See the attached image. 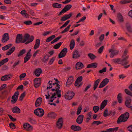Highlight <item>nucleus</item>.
I'll return each instance as SVG.
<instances>
[{
    "label": "nucleus",
    "instance_id": "6",
    "mask_svg": "<svg viewBox=\"0 0 132 132\" xmlns=\"http://www.w3.org/2000/svg\"><path fill=\"white\" fill-rule=\"evenodd\" d=\"M82 76L78 77L75 82V86H77L78 88L80 87L82 85V83L81 82L79 84V83L82 81Z\"/></svg>",
    "mask_w": 132,
    "mask_h": 132
},
{
    "label": "nucleus",
    "instance_id": "28",
    "mask_svg": "<svg viewBox=\"0 0 132 132\" xmlns=\"http://www.w3.org/2000/svg\"><path fill=\"white\" fill-rule=\"evenodd\" d=\"M42 72V71L41 69L38 68L35 71V75L37 77H38Z\"/></svg>",
    "mask_w": 132,
    "mask_h": 132
},
{
    "label": "nucleus",
    "instance_id": "29",
    "mask_svg": "<svg viewBox=\"0 0 132 132\" xmlns=\"http://www.w3.org/2000/svg\"><path fill=\"white\" fill-rule=\"evenodd\" d=\"M126 26L128 31L130 33H132V28L130 24L129 23H127Z\"/></svg>",
    "mask_w": 132,
    "mask_h": 132
},
{
    "label": "nucleus",
    "instance_id": "64",
    "mask_svg": "<svg viewBox=\"0 0 132 132\" xmlns=\"http://www.w3.org/2000/svg\"><path fill=\"white\" fill-rule=\"evenodd\" d=\"M128 15L129 16L132 18V10H130L129 12Z\"/></svg>",
    "mask_w": 132,
    "mask_h": 132
},
{
    "label": "nucleus",
    "instance_id": "12",
    "mask_svg": "<svg viewBox=\"0 0 132 132\" xmlns=\"http://www.w3.org/2000/svg\"><path fill=\"white\" fill-rule=\"evenodd\" d=\"M34 86L36 88L38 87L40 85V78H37L35 79L34 80Z\"/></svg>",
    "mask_w": 132,
    "mask_h": 132
},
{
    "label": "nucleus",
    "instance_id": "60",
    "mask_svg": "<svg viewBox=\"0 0 132 132\" xmlns=\"http://www.w3.org/2000/svg\"><path fill=\"white\" fill-rule=\"evenodd\" d=\"M104 48V47L103 46H102L101 47L98 49V53H102L103 51Z\"/></svg>",
    "mask_w": 132,
    "mask_h": 132
},
{
    "label": "nucleus",
    "instance_id": "56",
    "mask_svg": "<svg viewBox=\"0 0 132 132\" xmlns=\"http://www.w3.org/2000/svg\"><path fill=\"white\" fill-rule=\"evenodd\" d=\"M106 70V67H104L102 69L100 70L99 71V72L100 73H101L103 72H105Z\"/></svg>",
    "mask_w": 132,
    "mask_h": 132
},
{
    "label": "nucleus",
    "instance_id": "49",
    "mask_svg": "<svg viewBox=\"0 0 132 132\" xmlns=\"http://www.w3.org/2000/svg\"><path fill=\"white\" fill-rule=\"evenodd\" d=\"M125 91L126 93L132 97V93L129 91L128 89H126L125 90Z\"/></svg>",
    "mask_w": 132,
    "mask_h": 132
},
{
    "label": "nucleus",
    "instance_id": "38",
    "mask_svg": "<svg viewBox=\"0 0 132 132\" xmlns=\"http://www.w3.org/2000/svg\"><path fill=\"white\" fill-rule=\"evenodd\" d=\"M88 56L91 60H94L96 57V56L93 54L89 53L88 54Z\"/></svg>",
    "mask_w": 132,
    "mask_h": 132
},
{
    "label": "nucleus",
    "instance_id": "2",
    "mask_svg": "<svg viewBox=\"0 0 132 132\" xmlns=\"http://www.w3.org/2000/svg\"><path fill=\"white\" fill-rule=\"evenodd\" d=\"M129 117V113L126 112L123 114H122L119 117L117 122L118 124H119L122 122H125L126 121Z\"/></svg>",
    "mask_w": 132,
    "mask_h": 132
},
{
    "label": "nucleus",
    "instance_id": "24",
    "mask_svg": "<svg viewBox=\"0 0 132 132\" xmlns=\"http://www.w3.org/2000/svg\"><path fill=\"white\" fill-rule=\"evenodd\" d=\"M42 101V98L40 97H39L38 98L35 104V106L36 107H38L41 104Z\"/></svg>",
    "mask_w": 132,
    "mask_h": 132
},
{
    "label": "nucleus",
    "instance_id": "61",
    "mask_svg": "<svg viewBox=\"0 0 132 132\" xmlns=\"http://www.w3.org/2000/svg\"><path fill=\"white\" fill-rule=\"evenodd\" d=\"M56 94L57 95V93H54L53 94H52V96L50 97L51 99H52L53 98H56Z\"/></svg>",
    "mask_w": 132,
    "mask_h": 132
},
{
    "label": "nucleus",
    "instance_id": "22",
    "mask_svg": "<svg viewBox=\"0 0 132 132\" xmlns=\"http://www.w3.org/2000/svg\"><path fill=\"white\" fill-rule=\"evenodd\" d=\"M73 81V77L72 76L70 77L67 81L66 84V86H68L69 85L71 84Z\"/></svg>",
    "mask_w": 132,
    "mask_h": 132
},
{
    "label": "nucleus",
    "instance_id": "1",
    "mask_svg": "<svg viewBox=\"0 0 132 132\" xmlns=\"http://www.w3.org/2000/svg\"><path fill=\"white\" fill-rule=\"evenodd\" d=\"M34 39V36H32L30 37V35L28 34H25L23 37L22 34H19L17 35L15 43L18 44L26 42L25 44H27L32 42Z\"/></svg>",
    "mask_w": 132,
    "mask_h": 132
},
{
    "label": "nucleus",
    "instance_id": "14",
    "mask_svg": "<svg viewBox=\"0 0 132 132\" xmlns=\"http://www.w3.org/2000/svg\"><path fill=\"white\" fill-rule=\"evenodd\" d=\"M56 125L57 127L59 128H61L63 125L62 118H60L56 122Z\"/></svg>",
    "mask_w": 132,
    "mask_h": 132
},
{
    "label": "nucleus",
    "instance_id": "58",
    "mask_svg": "<svg viewBox=\"0 0 132 132\" xmlns=\"http://www.w3.org/2000/svg\"><path fill=\"white\" fill-rule=\"evenodd\" d=\"M86 18V17L85 16H84L81 18L78 22H77L76 23H77L81 21H83Z\"/></svg>",
    "mask_w": 132,
    "mask_h": 132
},
{
    "label": "nucleus",
    "instance_id": "16",
    "mask_svg": "<svg viewBox=\"0 0 132 132\" xmlns=\"http://www.w3.org/2000/svg\"><path fill=\"white\" fill-rule=\"evenodd\" d=\"M23 127L24 129L28 131H30L32 129V127L29 124L26 123L23 125Z\"/></svg>",
    "mask_w": 132,
    "mask_h": 132
},
{
    "label": "nucleus",
    "instance_id": "33",
    "mask_svg": "<svg viewBox=\"0 0 132 132\" xmlns=\"http://www.w3.org/2000/svg\"><path fill=\"white\" fill-rule=\"evenodd\" d=\"M117 98L118 102L119 103H121L122 101V94L121 93H119L118 94L117 96Z\"/></svg>",
    "mask_w": 132,
    "mask_h": 132
},
{
    "label": "nucleus",
    "instance_id": "45",
    "mask_svg": "<svg viewBox=\"0 0 132 132\" xmlns=\"http://www.w3.org/2000/svg\"><path fill=\"white\" fill-rule=\"evenodd\" d=\"M108 110L107 109H106L104 111L103 115L105 117H106L107 116L110 115L109 113H108Z\"/></svg>",
    "mask_w": 132,
    "mask_h": 132
},
{
    "label": "nucleus",
    "instance_id": "25",
    "mask_svg": "<svg viewBox=\"0 0 132 132\" xmlns=\"http://www.w3.org/2000/svg\"><path fill=\"white\" fill-rule=\"evenodd\" d=\"M117 18L118 21L119 22H121L124 21L123 16L121 13H118L117 14Z\"/></svg>",
    "mask_w": 132,
    "mask_h": 132
},
{
    "label": "nucleus",
    "instance_id": "9",
    "mask_svg": "<svg viewBox=\"0 0 132 132\" xmlns=\"http://www.w3.org/2000/svg\"><path fill=\"white\" fill-rule=\"evenodd\" d=\"M67 51V48H64L59 54V58H61L64 57L66 54Z\"/></svg>",
    "mask_w": 132,
    "mask_h": 132
},
{
    "label": "nucleus",
    "instance_id": "36",
    "mask_svg": "<svg viewBox=\"0 0 132 132\" xmlns=\"http://www.w3.org/2000/svg\"><path fill=\"white\" fill-rule=\"evenodd\" d=\"M131 2H132V1L131 0H124L120 1V4H125L127 3H129Z\"/></svg>",
    "mask_w": 132,
    "mask_h": 132
},
{
    "label": "nucleus",
    "instance_id": "44",
    "mask_svg": "<svg viewBox=\"0 0 132 132\" xmlns=\"http://www.w3.org/2000/svg\"><path fill=\"white\" fill-rule=\"evenodd\" d=\"M26 52V50L24 49H23L20 52L19 54L18 55V56L20 57L24 54Z\"/></svg>",
    "mask_w": 132,
    "mask_h": 132
},
{
    "label": "nucleus",
    "instance_id": "20",
    "mask_svg": "<svg viewBox=\"0 0 132 132\" xmlns=\"http://www.w3.org/2000/svg\"><path fill=\"white\" fill-rule=\"evenodd\" d=\"M11 77L10 75H5L2 76L1 78V80L2 81H6L9 79Z\"/></svg>",
    "mask_w": 132,
    "mask_h": 132
},
{
    "label": "nucleus",
    "instance_id": "13",
    "mask_svg": "<svg viewBox=\"0 0 132 132\" xmlns=\"http://www.w3.org/2000/svg\"><path fill=\"white\" fill-rule=\"evenodd\" d=\"M129 57V56L128 55L126 57H125L121 60L120 62L122 65H124L128 64L129 61L127 60L128 59Z\"/></svg>",
    "mask_w": 132,
    "mask_h": 132
},
{
    "label": "nucleus",
    "instance_id": "47",
    "mask_svg": "<svg viewBox=\"0 0 132 132\" xmlns=\"http://www.w3.org/2000/svg\"><path fill=\"white\" fill-rule=\"evenodd\" d=\"M80 56V55L79 54V52L77 51L76 50L75 51V59H77Z\"/></svg>",
    "mask_w": 132,
    "mask_h": 132
},
{
    "label": "nucleus",
    "instance_id": "18",
    "mask_svg": "<svg viewBox=\"0 0 132 132\" xmlns=\"http://www.w3.org/2000/svg\"><path fill=\"white\" fill-rule=\"evenodd\" d=\"M9 39L8 34L7 33H6L3 35L2 40L3 42L5 43Z\"/></svg>",
    "mask_w": 132,
    "mask_h": 132
},
{
    "label": "nucleus",
    "instance_id": "48",
    "mask_svg": "<svg viewBox=\"0 0 132 132\" xmlns=\"http://www.w3.org/2000/svg\"><path fill=\"white\" fill-rule=\"evenodd\" d=\"M93 109L95 113H96L99 110V107L98 106H95L93 108Z\"/></svg>",
    "mask_w": 132,
    "mask_h": 132
},
{
    "label": "nucleus",
    "instance_id": "7",
    "mask_svg": "<svg viewBox=\"0 0 132 132\" xmlns=\"http://www.w3.org/2000/svg\"><path fill=\"white\" fill-rule=\"evenodd\" d=\"M71 5L70 4H68L65 6L61 11L60 12L59 14V15H61L62 14L64 13L67 11L69 10L71 7Z\"/></svg>",
    "mask_w": 132,
    "mask_h": 132
},
{
    "label": "nucleus",
    "instance_id": "46",
    "mask_svg": "<svg viewBox=\"0 0 132 132\" xmlns=\"http://www.w3.org/2000/svg\"><path fill=\"white\" fill-rule=\"evenodd\" d=\"M55 37V36L53 35L47 38L46 40L47 42H49Z\"/></svg>",
    "mask_w": 132,
    "mask_h": 132
},
{
    "label": "nucleus",
    "instance_id": "10",
    "mask_svg": "<svg viewBox=\"0 0 132 132\" xmlns=\"http://www.w3.org/2000/svg\"><path fill=\"white\" fill-rule=\"evenodd\" d=\"M19 95V92L17 91L16 92L14 93V95L12 97V100H11V102L13 103H15L17 101L18 96Z\"/></svg>",
    "mask_w": 132,
    "mask_h": 132
},
{
    "label": "nucleus",
    "instance_id": "57",
    "mask_svg": "<svg viewBox=\"0 0 132 132\" xmlns=\"http://www.w3.org/2000/svg\"><path fill=\"white\" fill-rule=\"evenodd\" d=\"M113 60L115 63H118L119 62H120L121 61L120 59L119 58L114 59Z\"/></svg>",
    "mask_w": 132,
    "mask_h": 132
},
{
    "label": "nucleus",
    "instance_id": "41",
    "mask_svg": "<svg viewBox=\"0 0 132 132\" xmlns=\"http://www.w3.org/2000/svg\"><path fill=\"white\" fill-rule=\"evenodd\" d=\"M63 42H60L56 44L54 46V48L55 49H57L59 48L60 46L62 45V43Z\"/></svg>",
    "mask_w": 132,
    "mask_h": 132
},
{
    "label": "nucleus",
    "instance_id": "11",
    "mask_svg": "<svg viewBox=\"0 0 132 132\" xmlns=\"http://www.w3.org/2000/svg\"><path fill=\"white\" fill-rule=\"evenodd\" d=\"M131 99L130 97H128L126 98V100L125 102V104L127 107L129 108L131 107Z\"/></svg>",
    "mask_w": 132,
    "mask_h": 132
},
{
    "label": "nucleus",
    "instance_id": "19",
    "mask_svg": "<svg viewBox=\"0 0 132 132\" xmlns=\"http://www.w3.org/2000/svg\"><path fill=\"white\" fill-rule=\"evenodd\" d=\"M71 15L72 14L71 13L65 15L62 17L61 19V21H65L67 19L69 18Z\"/></svg>",
    "mask_w": 132,
    "mask_h": 132
},
{
    "label": "nucleus",
    "instance_id": "3",
    "mask_svg": "<svg viewBox=\"0 0 132 132\" xmlns=\"http://www.w3.org/2000/svg\"><path fill=\"white\" fill-rule=\"evenodd\" d=\"M54 80L56 82L53 83V85H56V86L57 87V90H56V93L57 94V97L60 98L61 96V91L60 90H59V89L60 88V85L59 84L60 83V81H58L57 79L56 78H55Z\"/></svg>",
    "mask_w": 132,
    "mask_h": 132
},
{
    "label": "nucleus",
    "instance_id": "62",
    "mask_svg": "<svg viewBox=\"0 0 132 132\" xmlns=\"http://www.w3.org/2000/svg\"><path fill=\"white\" fill-rule=\"evenodd\" d=\"M24 23L27 25H30L32 23L31 21L29 20L24 21Z\"/></svg>",
    "mask_w": 132,
    "mask_h": 132
},
{
    "label": "nucleus",
    "instance_id": "21",
    "mask_svg": "<svg viewBox=\"0 0 132 132\" xmlns=\"http://www.w3.org/2000/svg\"><path fill=\"white\" fill-rule=\"evenodd\" d=\"M107 102L108 100H105L103 101L100 105V109L102 110L104 109L106 105Z\"/></svg>",
    "mask_w": 132,
    "mask_h": 132
},
{
    "label": "nucleus",
    "instance_id": "37",
    "mask_svg": "<svg viewBox=\"0 0 132 132\" xmlns=\"http://www.w3.org/2000/svg\"><path fill=\"white\" fill-rule=\"evenodd\" d=\"M12 45L11 44H9L3 47L2 49L4 51L8 49L10 47H11Z\"/></svg>",
    "mask_w": 132,
    "mask_h": 132
},
{
    "label": "nucleus",
    "instance_id": "54",
    "mask_svg": "<svg viewBox=\"0 0 132 132\" xmlns=\"http://www.w3.org/2000/svg\"><path fill=\"white\" fill-rule=\"evenodd\" d=\"M71 25H69L67 27V28H66L62 32V33L63 34L68 31V30L70 28Z\"/></svg>",
    "mask_w": 132,
    "mask_h": 132
},
{
    "label": "nucleus",
    "instance_id": "34",
    "mask_svg": "<svg viewBox=\"0 0 132 132\" xmlns=\"http://www.w3.org/2000/svg\"><path fill=\"white\" fill-rule=\"evenodd\" d=\"M15 48L14 47H13L10 49L9 51L7 52L6 53L7 55H9L11 54L14 51Z\"/></svg>",
    "mask_w": 132,
    "mask_h": 132
},
{
    "label": "nucleus",
    "instance_id": "31",
    "mask_svg": "<svg viewBox=\"0 0 132 132\" xmlns=\"http://www.w3.org/2000/svg\"><path fill=\"white\" fill-rule=\"evenodd\" d=\"M100 79H98L95 82L93 87L94 90H95L97 87L98 85L100 82Z\"/></svg>",
    "mask_w": 132,
    "mask_h": 132
},
{
    "label": "nucleus",
    "instance_id": "52",
    "mask_svg": "<svg viewBox=\"0 0 132 132\" xmlns=\"http://www.w3.org/2000/svg\"><path fill=\"white\" fill-rule=\"evenodd\" d=\"M102 82L106 85L108 83L109 80L107 78H105L103 79Z\"/></svg>",
    "mask_w": 132,
    "mask_h": 132
},
{
    "label": "nucleus",
    "instance_id": "26",
    "mask_svg": "<svg viewBox=\"0 0 132 132\" xmlns=\"http://www.w3.org/2000/svg\"><path fill=\"white\" fill-rule=\"evenodd\" d=\"M97 63H92L88 64L87 66V68H96L97 66Z\"/></svg>",
    "mask_w": 132,
    "mask_h": 132
},
{
    "label": "nucleus",
    "instance_id": "23",
    "mask_svg": "<svg viewBox=\"0 0 132 132\" xmlns=\"http://www.w3.org/2000/svg\"><path fill=\"white\" fill-rule=\"evenodd\" d=\"M118 127H116L114 128H110L106 130V131H102L100 132H112L114 131H116L118 130Z\"/></svg>",
    "mask_w": 132,
    "mask_h": 132
},
{
    "label": "nucleus",
    "instance_id": "63",
    "mask_svg": "<svg viewBox=\"0 0 132 132\" xmlns=\"http://www.w3.org/2000/svg\"><path fill=\"white\" fill-rule=\"evenodd\" d=\"M26 75V74L25 73H24L22 74L21 75H20L19 76L20 79H21L22 78H24Z\"/></svg>",
    "mask_w": 132,
    "mask_h": 132
},
{
    "label": "nucleus",
    "instance_id": "5",
    "mask_svg": "<svg viewBox=\"0 0 132 132\" xmlns=\"http://www.w3.org/2000/svg\"><path fill=\"white\" fill-rule=\"evenodd\" d=\"M74 95V93L73 92L70 91L65 94L64 97L65 99L70 100L72 98Z\"/></svg>",
    "mask_w": 132,
    "mask_h": 132
},
{
    "label": "nucleus",
    "instance_id": "39",
    "mask_svg": "<svg viewBox=\"0 0 132 132\" xmlns=\"http://www.w3.org/2000/svg\"><path fill=\"white\" fill-rule=\"evenodd\" d=\"M88 114L89 117H87L86 119V122H89V120L91 119L92 113V112H89Z\"/></svg>",
    "mask_w": 132,
    "mask_h": 132
},
{
    "label": "nucleus",
    "instance_id": "27",
    "mask_svg": "<svg viewBox=\"0 0 132 132\" xmlns=\"http://www.w3.org/2000/svg\"><path fill=\"white\" fill-rule=\"evenodd\" d=\"M12 112L14 113H19L20 112V109L18 107L15 106L12 109Z\"/></svg>",
    "mask_w": 132,
    "mask_h": 132
},
{
    "label": "nucleus",
    "instance_id": "40",
    "mask_svg": "<svg viewBox=\"0 0 132 132\" xmlns=\"http://www.w3.org/2000/svg\"><path fill=\"white\" fill-rule=\"evenodd\" d=\"M53 6L55 8H60L61 7L62 5L61 4L57 3H55L53 4Z\"/></svg>",
    "mask_w": 132,
    "mask_h": 132
},
{
    "label": "nucleus",
    "instance_id": "50",
    "mask_svg": "<svg viewBox=\"0 0 132 132\" xmlns=\"http://www.w3.org/2000/svg\"><path fill=\"white\" fill-rule=\"evenodd\" d=\"M102 123V122H101L100 121H95L93 122L92 123V125L96 124V125H98L99 124H101Z\"/></svg>",
    "mask_w": 132,
    "mask_h": 132
},
{
    "label": "nucleus",
    "instance_id": "35",
    "mask_svg": "<svg viewBox=\"0 0 132 132\" xmlns=\"http://www.w3.org/2000/svg\"><path fill=\"white\" fill-rule=\"evenodd\" d=\"M74 47V40L72 39L71 40L70 44V48L71 50L73 49Z\"/></svg>",
    "mask_w": 132,
    "mask_h": 132
},
{
    "label": "nucleus",
    "instance_id": "43",
    "mask_svg": "<svg viewBox=\"0 0 132 132\" xmlns=\"http://www.w3.org/2000/svg\"><path fill=\"white\" fill-rule=\"evenodd\" d=\"M82 109V108L81 105L80 106L78 107L76 113V114L77 115H78L80 114L81 112Z\"/></svg>",
    "mask_w": 132,
    "mask_h": 132
},
{
    "label": "nucleus",
    "instance_id": "17",
    "mask_svg": "<svg viewBox=\"0 0 132 132\" xmlns=\"http://www.w3.org/2000/svg\"><path fill=\"white\" fill-rule=\"evenodd\" d=\"M84 65L82 63L80 62L76 63V68L77 70L80 69L84 67Z\"/></svg>",
    "mask_w": 132,
    "mask_h": 132
},
{
    "label": "nucleus",
    "instance_id": "15",
    "mask_svg": "<svg viewBox=\"0 0 132 132\" xmlns=\"http://www.w3.org/2000/svg\"><path fill=\"white\" fill-rule=\"evenodd\" d=\"M84 116L82 114L78 116L76 119V121L78 123L80 124L82 122Z\"/></svg>",
    "mask_w": 132,
    "mask_h": 132
},
{
    "label": "nucleus",
    "instance_id": "30",
    "mask_svg": "<svg viewBox=\"0 0 132 132\" xmlns=\"http://www.w3.org/2000/svg\"><path fill=\"white\" fill-rule=\"evenodd\" d=\"M48 116V117L50 118H54L56 117V115L54 112H52L49 113Z\"/></svg>",
    "mask_w": 132,
    "mask_h": 132
},
{
    "label": "nucleus",
    "instance_id": "32",
    "mask_svg": "<svg viewBox=\"0 0 132 132\" xmlns=\"http://www.w3.org/2000/svg\"><path fill=\"white\" fill-rule=\"evenodd\" d=\"M40 40L39 39H37L36 40V43L34 47V48L35 49H36L38 48L40 45Z\"/></svg>",
    "mask_w": 132,
    "mask_h": 132
},
{
    "label": "nucleus",
    "instance_id": "53",
    "mask_svg": "<svg viewBox=\"0 0 132 132\" xmlns=\"http://www.w3.org/2000/svg\"><path fill=\"white\" fill-rule=\"evenodd\" d=\"M52 81H50L48 82V84H49V86L48 85L47 87V89H50L52 88Z\"/></svg>",
    "mask_w": 132,
    "mask_h": 132
},
{
    "label": "nucleus",
    "instance_id": "8",
    "mask_svg": "<svg viewBox=\"0 0 132 132\" xmlns=\"http://www.w3.org/2000/svg\"><path fill=\"white\" fill-rule=\"evenodd\" d=\"M109 52H111L110 56L111 57L113 58L114 55L117 54L118 53L119 51L113 49H111L109 50Z\"/></svg>",
    "mask_w": 132,
    "mask_h": 132
},
{
    "label": "nucleus",
    "instance_id": "4",
    "mask_svg": "<svg viewBox=\"0 0 132 132\" xmlns=\"http://www.w3.org/2000/svg\"><path fill=\"white\" fill-rule=\"evenodd\" d=\"M34 113L37 116L42 117L44 114V110L42 108H37L35 110Z\"/></svg>",
    "mask_w": 132,
    "mask_h": 132
},
{
    "label": "nucleus",
    "instance_id": "51",
    "mask_svg": "<svg viewBox=\"0 0 132 132\" xmlns=\"http://www.w3.org/2000/svg\"><path fill=\"white\" fill-rule=\"evenodd\" d=\"M81 129V127L75 125V131H80Z\"/></svg>",
    "mask_w": 132,
    "mask_h": 132
},
{
    "label": "nucleus",
    "instance_id": "59",
    "mask_svg": "<svg viewBox=\"0 0 132 132\" xmlns=\"http://www.w3.org/2000/svg\"><path fill=\"white\" fill-rule=\"evenodd\" d=\"M54 60H55V58L53 57H52L50 60V61L48 63V64H49V65H51V64H52L53 63V61H54Z\"/></svg>",
    "mask_w": 132,
    "mask_h": 132
},
{
    "label": "nucleus",
    "instance_id": "42",
    "mask_svg": "<svg viewBox=\"0 0 132 132\" xmlns=\"http://www.w3.org/2000/svg\"><path fill=\"white\" fill-rule=\"evenodd\" d=\"M21 13L22 15H25V16L26 18L28 17V16L29 15L28 14L26 13V12L25 10L22 11L21 12Z\"/></svg>",
    "mask_w": 132,
    "mask_h": 132
},
{
    "label": "nucleus",
    "instance_id": "55",
    "mask_svg": "<svg viewBox=\"0 0 132 132\" xmlns=\"http://www.w3.org/2000/svg\"><path fill=\"white\" fill-rule=\"evenodd\" d=\"M70 22V20H68L65 23L60 27V29H62L63 28L65 27Z\"/></svg>",
    "mask_w": 132,
    "mask_h": 132
}]
</instances>
